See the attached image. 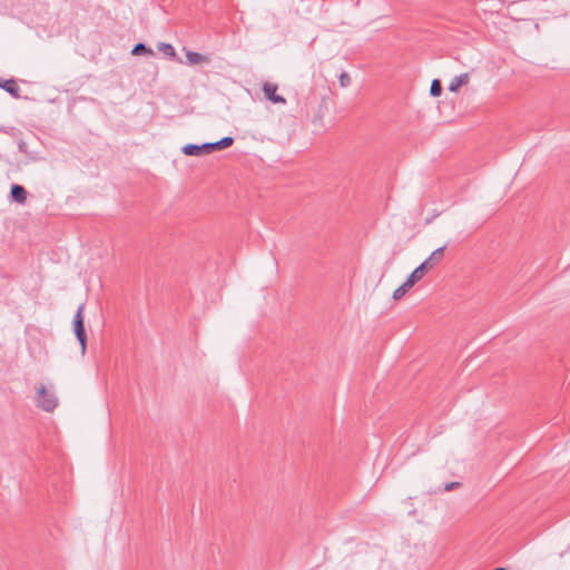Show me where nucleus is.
<instances>
[{"mask_svg":"<svg viewBox=\"0 0 570 570\" xmlns=\"http://www.w3.org/2000/svg\"><path fill=\"white\" fill-rule=\"evenodd\" d=\"M14 128L13 127H10V128H4V127H1L0 128V131L1 132H6V134H13L14 132Z\"/></svg>","mask_w":570,"mask_h":570,"instance_id":"obj_17","label":"nucleus"},{"mask_svg":"<svg viewBox=\"0 0 570 570\" xmlns=\"http://www.w3.org/2000/svg\"><path fill=\"white\" fill-rule=\"evenodd\" d=\"M35 401L45 412H52L58 406V397L53 392H49L45 384L38 386Z\"/></svg>","mask_w":570,"mask_h":570,"instance_id":"obj_3","label":"nucleus"},{"mask_svg":"<svg viewBox=\"0 0 570 570\" xmlns=\"http://www.w3.org/2000/svg\"><path fill=\"white\" fill-rule=\"evenodd\" d=\"M445 247L446 246L444 245L433 250L425 261H423L416 268L412 271L410 274L412 278H414L416 282L421 281L430 269H432L443 259Z\"/></svg>","mask_w":570,"mask_h":570,"instance_id":"obj_2","label":"nucleus"},{"mask_svg":"<svg viewBox=\"0 0 570 570\" xmlns=\"http://www.w3.org/2000/svg\"><path fill=\"white\" fill-rule=\"evenodd\" d=\"M415 283L417 282L412 278L411 275H409L405 282L393 292V298L395 301L401 299L406 294V292L415 285Z\"/></svg>","mask_w":570,"mask_h":570,"instance_id":"obj_8","label":"nucleus"},{"mask_svg":"<svg viewBox=\"0 0 570 570\" xmlns=\"http://www.w3.org/2000/svg\"><path fill=\"white\" fill-rule=\"evenodd\" d=\"M83 309H85V304H80L78 306L77 312L73 315V320H72V330H73L76 338L78 340V342L80 344L82 354H85L86 347H87V333H86V328H85Z\"/></svg>","mask_w":570,"mask_h":570,"instance_id":"obj_4","label":"nucleus"},{"mask_svg":"<svg viewBox=\"0 0 570 570\" xmlns=\"http://www.w3.org/2000/svg\"><path fill=\"white\" fill-rule=\"evenodd\" d=\"M186 58L189 63L197 65L203 62H208V58L199 52L196 51H187Z\"/></svg>","mask_w":570,"mask_h":570,"instance_id":"obj_10","label":"nucleus"},{"mask_svg":"<svg viewBox=\"0 0 570 570\" xmlns=\"http://www.w3.org/2000/svg\"><path fill=\"white\" fill-rule=\"evenodd\" d=\"M0 88L6 90L12 97L20 98V88L13 78H10V79H1L0 78Z\"/></svg>","mask_w":570,"mask_h":570,"instance_id":"obj_7","label":"nucleus"},{"mask_svg":"<svg viewBox=\"0 0 570 570\" xmlns=\"http://www.w3.org/2000/svg\"><path fill=\"white\" fill-rule=\"evenodd\" d=\"M442 94V83L439 79H434L431 82L430 95L432 97H439Z\"/></svg>","mask_w":570,"mask_h":570,"instance_id":"obj_13","label":"nucleus"},{"mask_svg":"<svg viewBox=\"0 0 570 570\" xmlns=\"http://www.w3.org/2000/svg\"><path fill=\"white\" fill-rule=\"evenodd\" d=\"M157 48L163 55H165L169 58L176 57L175 48L170 43L159 42Z\"/></svg>","mask_w":570,"mask_h":570,"instance_id":"obj_11","label":"nucleus"},{"mask_svg":"<svg viewBox=\"0 0 570 570\" xmlns=\"http://www.w3.org/2000/svg\"><path fill=\"white\" fill-rule=\"evenodd\" d=\"M277 89H278V86L276 83H273V82L266 81L263 85V92H264V96H265V98L267 100H269L273 104L285 105L286 104V99L282 95L277 94Z\"/></svg>","mask_w":570,"mask_h":570,"instance_id":"obj_5","label":"nucleus"},{"mask_svg":"<svg viewBox=\"0 0 570 570\" xmlns=\"http://www.w3.org/2000/svg\"><path fill=\"white\" fill-rule=\"evenodd\" d=\"M460 483L459 482H450L448 484H445L444 487V491H450V490H453L454 488L459 487Z\"/></svg>","mask_w":570,"mask_h":570,"instance_id":"obj_16","label":"nucleus"},{"mask_svg":"<svg viewBox=\"0 0 570 570\" xmlns=\"http://www.w3.org/2000/svg\"><path fill=\"white\" fill-rule=\"evenodd\" d=\"M469 81V75L465 72V73H461L460 76H456L454 77L450 85H449V90L451 92H456L462 86L466 85Z\"/></svg>","mask_w":570,"mask_h":570,"instance_id":"obj_9","label":"nucleus"},{"mask_svg":"<svg viewBox=\"0 0 570 570\" xmlns=\"http://www.w3.org/2000/svg\"><path fill=\"white\" fill-rule=\"evenodd\" d=\"M10 197L18 204H24L27 200V190L22 185L12 184L10 188Z\"/></svg>","mask_w":570,"mask_h":570,"instance_id":"obj_6","label":"nucleus"},{"mask_svg":"<svg viewBox=\"0 0 570 570\" xmlns=\"http://www.w3.org/2000/svg\"><path fill=\"white\" fill-rule=\"evenodd\" d=\"M18 149H19L20 153H22L24 155H29L28 144L24 140H22V139H20L18 141Z\"/></svg>","mask_w":570,"mask_h":570,"instance_id":"obj_15","label":"nucleus"},{"mask_svg":"<svg viewBox=\"0 0 570 570\" xmlns=\"http://www.w3.org/2000/svg\"><path fill=\"white\" fill-rule=\"evenodd\" d=\"M151 53H153V50L142 42L136 43L131 50V55H134V56L151 55Z\"/></svg>","mask_w":570,"mask_h":570,"instance_id":"obj_12","label":"nucleus"},{"mask_svg":"<svg viewBox=\"0 0 570 570\" xmlns=\"http://www.w3.org/2000/svg\"><path fill=\"white\" fill-rule=\"evenodd\" d=\"M338 82L342 88L348 87L351 85V77L347 72L343 71L338 76Z\"/></svg>","mask_w":570,"mask_h":570,"instance_id":"obj_14","label":"nucleus"},{"mask_svg":"<svg viewBox=\"0 0 570 570\" xmlns=\"http://www.w3.org/2000/svg\"><path fill=\"white\" fill-rule=\"evenodd\" d=\"M233 137H223L218 141L215 142H205L202 145L197 144H187L181 148V151L186 156H203L208 155L215 150H222L228 148L233 145Z\"/></svg>","mask_w":570,"mask_h":570,"instance_id":"obj_1","label":"nucleus"}]
</instances>
